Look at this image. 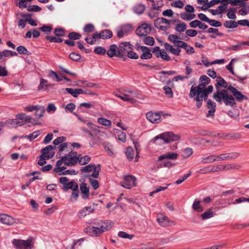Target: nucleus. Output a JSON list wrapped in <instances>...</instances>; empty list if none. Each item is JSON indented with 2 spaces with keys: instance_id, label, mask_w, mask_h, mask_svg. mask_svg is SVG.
I'll return each mask as SVG.
<instances>
[{
  "instance_id": "obj_40",
  "label": "nucleus",
  "mask_w": 249,
  "mask_h": 249,
  "mask_svg": "<svg viewBox=\"0 0 249 249\" xmlns=\"http://www.w3.org/2000/svg\"><path fill=\"white\" fill-rule=\"evenodd\" d=\"M41 133V130H37L31 133L29 135H26L24 136H22V137L24 138L29 139L30 141H32L34 140L35 138H37L39 135H40Z\"/></svg>"
},
{
  "instance_id": "obj_2",
  "label": "nucleus",
  "mask_w": 249,
  "mask_h": 249,
  "mask_svg": "<svg viewBox=\"0 0 249 249\" xmlns=\"http://www.w3.org/2000/svg\"><path fill=\"white\" fill-rule=\"evenodd\" d=\"M213 89L212 85L209 86L206 89L205 87H195L193 85L191 88L189 96L196 101V107L199 108L202 106L203 100L206 101L208 99L209 94L213 91Z\"/></svg>"
},
{
  "instance_id": "obj_44",
  "label": "nucleus",
  "mask_w": 249,
  "mask_h": 249,
  "mask_svg": "<svg viewBox=\"0 0 249 249\" xmlns=\"http://www.w3.org/2000/svg\"><path fill=\"white\" fill-rule=\"evenodd\" d=\"M17 118L21 121L31 122L32 118L30 116L26 115L25 114H19L16 115Z\"/></svg>"
},
{
  "instance_id": "obj_12",
  "label": "nucleus",
  "mask_w": 249,
  "mask_h": 249,
  "mask_svg": "<svg viewBox=\"0 0 249 249\" xmlns=\"http://www.w3.org/2000/svg\"><path fill=\"white\" fill-rule=\"evenodd\" d=\"M55 146H52V145H49L41 150V155L44 156L47 159H50L53 158L54 155V152H49L53 149L55 148Z\"/></svg>"
},
{
  "instance_id": "obj_31",
  "label": "nucleus",
  "mask_w": 249,
  "mask_h": 249,
  "mask_svg": "<svg viewBox=\"0 0 249 249\" xmlns=\"http://www.w3.org/2000/svg\"><path fill=\"white\" fill-rule=\"evenodd\" d=\"M223 1L227 2L228 4H231L233 6L244 7L245 5V2H243L242 0H223Z\"/></svg>"
},
{
  "instance_id": "obj_53",
  "label": "nucleus",
  "mask_w": 249,
  "mask_h": 249,
  "mask_svg": "<svg viewBox=\"0 0 249 249\" xmlns=\"http://www.w3.org/2000/svg\"><path fill=\"white\" fill-rule=\"evenodd\" d=\"M221 4L218 6L217 10L220 14H222L226 10L227 5H228L227 2H221Z\"/></svg>"
},
{
  "instance_id": "obj_9",
  "label": "nucleus",
  "mask_w": 249,
  "mask_h": 249,
  "mask_svg": "<svg viewBox=\"0 0 249 249\" xmlns=\"http://www.w3.org/2000/svg\"><path fill=\"white\" fill-rule=\"evenodd\" d=\"M135 181L136 178L135 177L131 175L126 176L124 178L121 186L124 188L130 189L135 186Z\"/></svg>"
},
{
  "instance_id": "obj_59",
  "label": "nucleus",
  "mask_w": 249,
  "mask_h": 249,
  "mask_svg": "<svg viewBox=\"0 0 249 249\" xmlns=\"http://www.w3.org/2000/svg\"><path fill=\"white\" fill-rule=\"evenodd\" d=\"M243 49V47L242 44V42L239 43L235 45L231 46L228 48V50L229 51H239L242 50Z\"/></svg>"
},
{
  "instance_id": "obj_23",
  "label": "nucleus",
  "mask_w": 249,
  "mask_h": 249,
  "mask_svg": "<svg viewBox=\"0 0 249 249\" xmlns=\"http://www.w3.org/2000/svg\"><path fill=\"white\" fill-rule=\"evenodd\" d=\"M117 50L118 47L116 44H111L109 46V48L107 52V55L109 57L113 56L117 57Z\"/></svg>"
},
{
  "instance_id": "obj_45",
  "label": "nucleus",
  "mask_w": 249,
  "mask_h": 249,
  "mask_svg": "<svg viewBox=\"0 0 249 249\" xmlns=\"http://www.w3.org/2000/svg\"><path fill=\"white\" fill-rule=\"evenodd\" d=\"M160 22L161 23H164V24H165V26H169V28H170V27H171L170 24L171 23V20H168L164 18H156V21L155 22L156 24H157V25L159 24V22L160 23Z\"/></svg>"
},
{
  "instance_id": "obj_55",
  "label": "nucleus",
  "mask_w": 249,
  "mask_h": 249,
  "mask_svg": "<svg viewBox=\"0 0 249 249\" xmlns=\"http://www.w3.org/2000/svg\"><path fill=\"white\" fill-rule=\"evenodd\" d=\"M118 235L119 237L123 238H128L129 239H132L134 236V234H128L125 232L121 231L118 232Z\"/></svg>"
},
{
  "instance_id": "obj_63",
  "label": "nucleus",
  "mask_w": 249,
  "mask_h": 249,
  "mask_svg": "<svg viewBox=\"0 0 249 249\" xmlns=\"http://www.w3.org/2000/svg\"><path fill=\"white\" fill-rule=\"evenodd\" d=\"M39 29L44 32L45 34H48L52 31L53 28L50 26L44 25L40 27Z\"/></svg>"
},
{
  "instance_id": "obj_14",
  "label": "nucleus",
  "mask_w": 249,
  "mask_h": 249,
  "mask_svg": "<svg viewBox=\"0 0 249 249\" xmlns=\"http://www.w3.org/2000/svg\"><path fill=\"white\" fill-rule=\"evenodd\" d=\"M207 107L209 109L208 113L207 114V117L214 116V113L215 111L216 104L209 99L207 101Z\"/></svg>"
},
{
  "instance_id": "obj_56",
  "label": "nucleus",
  "mask_w": 249,
  "mask_h": 249,
  "mask_svg": "<svg viewBox=\"0 0 249 249\" xmlns=\"http://www.w3.org/2000/svg\"><path fill=\"white\" fill-rule=\"evenodd\" d=\"M69 57L71 60L75 61H77L79 60L81 58V56L80 54L75 52L71 53L69 54Z\"/></svg>"
},
{
  "instance_id": "obj_35",
  "label": "nucleus",
  "mask_w": 249,
  "mask_h": 249,
  "mask_svg": "<svg viewBox=\"0 0 249 249\" xmlns=\"http://www.w3.org/2000/svg\"><path fill=\"white\" fill-rule=\"evenodd\" d=\"M125 155L128 160H131L133 159L134 152L132 147L128 146L126 148Z\"/></svg>"
},
{
  "instance_id": "obj_3",
  "label": "nucleus",
  "mask_w": 249,
  "mask_h": 249,
  "mask_svg": "<svg viewBox=\"0 0 249 249\" xmlns=\"http://www.w3.org/2000/svg\"><path fill=\"white\" fill-rule=\"evenodd\" d=\"M113 224V222L111 221H101L97 224V227L89 226L85 229L84 231L90 235L98 236L105 231L110 230Z\"/></svg>"
},
{
  "instance_id": "obj_34",
  "label": "nucleus",
  "mask_w": 249,
  "mask_h": 249,
  "mask_svg": "<svg viewBox=\"0 0 249 249\" xmlns=\"http://www.w3.org/2000/svg\"><path fill=\"white\" fill-rule=\"evenodd\" d=\"M7 122H8L14 127H17L24 124L22 121L16 119H10L7 121Z\"/></svg>"
},
{
  "instance_id": "obj_61",
  "label": "nucleus",
  "mask_w": 249,
  "mask_h": 249,
  "mask_svg": "<svg viewBox=\"0 0 249 249\" xmlns=\"http://www.w3.org/2000/svg\"><path fill=\"white\" fill-rule=\"evenodd\" d=\"M193 149L191 148L188 147L183 151V156L185 158L189 157L193 154Z\"/></svg>"
},
{
  "instance_id": "obj_36",
  "label": "nucleus",
  "mask_w": 249,
  "mask_h": 249,
  "mask_svg": "<svg viewBox=\"0 0 249 249\" xmlns=\"http://www.w3.org/2000/svg\"><path fill=\"white\" fill-rule=\"evenodd\" d=\"M224 26L228 29L235 28L238 26L237 22L234 20H227L224 23Z\"/></svg>"
},
{
  "instance_id": "obj_32",
  "label": "nucleus",
  "mask_w": 249,
  "mask_h": 249,
  "mask_svg": "<svg viewBox=\"0 0 249 249\" xmlns=\"http://www.w3.org/2000/svg\"><path fill=\"white\" fill-rule=\"evenodd\" d=\"M67 160L65 162V165L69 166L74 165L78 162V157L77 156H73L70 158L67 157Z\"/></svg>"
},
{
  "instance_id": "obj_5",
  "label": "nucleus",
  "mask_w": 249,
  "mask_h": 249,
  "mask_svg": "<svg viewBox=\"0 0 249 249\" xmlns=\"http://www.w3.org/2000/svg\"><path fill=\"white\" fill-rule=\"evenodd\" d=\"M16 249H32L34 244L32 238H28L26 240L14 239L12 242Z\"/></svg>"
},
{
  "instance_id": "obj_10",
  "label": "nucleus",
  "mask_w": 249,
  "mask_h": 249,
  "mask_svg": "<svg viewBox=\"0 0 249 249\" xmlns=\"http://www.w3.org/2000/svg\"><path fill=\"white\" fill-rule=\"evenodd\" d=\"M133 28V25L130 23H126L122 25L120 30L117 32V36L119 38H122L124 35L132 31Z\"/></svg>"
},
{
  "instance_id": "obj_51",
  "label": "nucleus",
  "mask_w": 249,
  "mask_h": 249,
  "mask_svg": "<svg viewBox=\"0 0 249 249\" xmlns=\"http://www.w3.org/2000/svg\"><path fill=\"white\" fill-rule=\"evenodd\" d=\"M68 37L71 40H78L81 37V35L76 32H71L69 34Z\"/></svg>"
},
{
  "instance_id": "obj_11",
  "label": "nucleus",
  "mask_w": 249,
  "mask_h": 249,
  "mask_svg": "<svg viewBox=\"0 0 249 249\" xmlns=\"http://www.w3.org/2000/svg\"><path fill=\"white\" fill-rule=\"evenodd\" d=\"M147 119L153 124H158L161 122V117L159 112L149 111L146 114Z\"/></svg>"
},
{
  "instance_id": "obj_41",
  "label": "nucleus",
  "mask_w": 249,
  "mask_h": 249,
  "mask_svg": "<svg viewBox=\"0 0 249 249\" xmlns=\"http://www.w3.org/2000/svg\"><path fill=\"white\" fill-rule=\"evenodd\" d=\"M186 28V24L183 22L177 24L175 26L176 31L180 33L185 31Z\"/></svg>"
},
{
  "instance_id": "obj_25",
  "label": "nucleus",
  "mask_w": 249,
  "mask_h": 249,
  "mask_svg": "<svg viewBox=\"0 0 249 249\" xmlns=\"http://www.w3.org/2000/svg\"><path fill=\"white\" fill-rule=\"evenodd\" d=\"M164 48L167 51H169L170 52L176 55H179V53L181 50L179 48H174L172 45L168 43L164 44Z\"/></svg>"
},
{
  "instance_id": "obj_49",
  "label": "nucleus",
  "mask_w": 249,
  "mask_h": 249,
  "mask_svg": "<svg viewBox=\"0 0 249 249\" xmlns=\"http://www.w3.org/2000/svg\"><path fill=\"white\" fill-rule=\"evenodd\" d=\"M90 159L91 158L89 156H85L80 159L78 158V163L82 165H85L90 160Z\"/></svg>"
},
{
  "instance_id": "obj_42",
  "label": "nucleus",
  "mask_w": 249,
  "mask_h": 249,
  "mask_svg": "<svg viewBox=\"0 0 249 249\" xmlns=\"http://www.w3.org/2000/svg\"><path fill=\"white\" fill-rule=\"evenodd\" d=\"M228 13L227 14V17L231 19H235L236 18L235 12L236 9L235 8H230L227 10Z\"/></svg>"
},
{
  "instance_id": "obj_22",
  "label": "nucleus",
  "mask_w": 249,
  "mask_h": 249,
  "mask_svg": "<svg viewBox=\"0 0 249 249\" xmlns=\"http://www.w3.org/2000/svg\"><path fill=\"white\" fill-rule=\"evenodd\" d=\"M65 90L68 93L71 94L74 97H77L78 95L84 93V91L81 89H73L67 88L65 89Z\"/></svg>"
},
{
  "instance_id": "obj_13",
  "label": "nucleus",
  "mask_w": 249,
  "mask_h": 249,
  "mask_svg": "<svg viewBox=\"0 0 249 249\" xmlns=\"http://www.w3.org/2000/svg\"><path fill=\"white\" fill-rule=\"evenodd\" d=\"M0 222L7 225H12L15 223L12 217L6 214H0Z\"/></svg>"
},
{
  "instance_id": "obj_57",
  "label": "nucleus",
  "mask_w": 249,
  "mask_h": 249,
  "mask_svg": "<svg viewBox=\"0 0 249 249\" xmlns=\"http://www.w3.org/2000/svg\"><path fill=\"white\" fill-rule=\"evenodd\" d=\"M53 33L58 37H63L65 36V31L61 28H55L54 30Z\"/></svg>"
},
{
  "instance_id": "obj_27",
  "label": "nucleus",
  "mask_w": 249,
  "mask_h": 249,
  "mask_svg": "<svg viewBox=\"0 0 249 249\" xmlns=\"http://www.w3.org/2000/svg\"><path fill=\"white\" fill-rule=\"evenodd\" d=\"M199 80L200 84L197 86H200L201 88L205 87V86L208 85L211 81V79L208 76L205 75L201 76Z\"/></svg>"
},
{
  "instance_id": "obj_54",
  "label": "nucleus",
  "mask_w": 249,
  "mask_h": 249,
  "mask_svg": "<svg viewBox=\"0 0 249 249\" xmlns=\"http://www.w3.org/2000/svg\"><path fill=\"white\" fill-rule=\"evenodd\" d=\"M95 27L91 23H89L85 25L84 27L83 31L85 33H89L94 31Z\"/></svg>"
},
{
  "instance_id": "obj_58",
  "label": "nucleus",
  "mask_w": 249,
  "mask_h": 249,
  "mask_svg": "<svg viewBox=\"0 0 249 249\" xmlns=\"http://www.w3.org/2000/svg\"><path fill=\"white\" fill-rule=\"evenodd\" d=\"M143 40L144 44L147 45L153 46L155 43V40L153 37L147 36Z\"/></svg>"
},
{
  "instance_id": "obj_52",
  "label": "nucleus",
  "mask_w": 249,
  "mask_h": 249,
  "mask_svg": "<svg viewBox=\"0 0 249 249\" xmlns=\"http://www.w3.org/2000/svg\"><path fill=\"white\" fill-rule=\"evenodd\" d=\"M94 52L97 54L105 55L107 53V51L104 47L98 46L95 48Z\"/></svg>"
},
{
  "instance_id": "obj_62",
  "label": "nucleus",
  "mask_w": 249,
  "mask_h": 249,
  "mask_svg": "<svg viewBox=\"0 0 249 249\" xmlns=\"http://www.w3.org/2000/svg\"><path fill=\"white\" fill-rule=\"evenodd\" d=\"M127 56L128 58L133 59H137L139 56L137 53L132 51V50H129L127 53Z\"/></svg>"
},
{
  "instance_id": "obj_29",
  "label": "nucleus",
  "mask_w": 249,
  "mask_h": 249,
  "mask_svg": "<svg viewBox=\"0 0 249 249\" xmlns=\"http://www.w3.org/2000/svg\"><path fill=\"white\" fill-rule=\"evenodd\" d=\"M192 209L196 212H202L203 208L200 205V201L196 199L193 203Z\"/></svg>"
},
{
  "instance_id": "obj_28",
  "label": "nucleus",
  "mask_w": 249,
  "mask_h": 249,
  "mask_svg": "<svg viewBox=\"0 0 249 249\" xmlns=\"http://www.w3.org/2000/svg\"><path fill=\"white\" fill-rule=\"evenodd\" d=\"M214 215V213L212 211V209H209L206 211L204 213L200 215L202 220H206L213 217Z\"/></svg>"
},
{
  "instance_id": "obj_7",
  "label": "nucleus",
  "mask_w": 249,
  "mask_h": 249,
  "mask_svg": "<svg viewBox=\"0 0 249 249\" xmlns=\"http://www.w3.org/2000/svg\"><path fill=\"white\" fill-rule=\"evenodd\" d=\"M68 180L69 179L65 177L59 178V182L63 186V191L66 192L68 190L76 191L79 188L78 184L73 180L70 182H68Z\"/></svg>"
},
{
  "instance_id": "obj_15",
  "label": "nucleus",
  "mask_w": 249,
  "mask_h": 249,
  "mask_svg": "<svg viewBox=\"0 0 249 249\" xmlns=\"http://www.w3.org/2000/svg\"><path fill=\"white\" fill-rule=\"evenodd\" d=\"M167 86H164L163 89L165 95L169 98H172L173 96V92L172 89L174 87V85L170 80L167 81Z\"/></svg>"
},
{
  "instance_id": "obj_50",
  "label": "nucleus",
  "mask_w": 249,
  "mask_h": 249,
  "mask_svg": "<svg viewBox=\"0 0 249 249\" xmlns=\"http://www.w3.org/2000/svg\"><path fill=\"white\" fill-rule=\"evenodd\" d=\"M46 39L50 41L51 43H60L63 41V39L60 37H56L53 36H47Z\"/></svg>"
},
{
  "instance_id": "obj_21",
  "label": "nucleus",
  "mask_w": 249,
  "mask_h": 249,
  "mask_svg": "<svg viewBox=\"0 0 249 249\" xmlns=\"http://www.w3.org/2000/svg\"><path fill=\"white\" fill-rule=\"evenodd\" d=\"M80 191L82 193V196L83 199H87L89 196V188L87 187V184L82 183L80 186Z\"/></svg>"
},
{
  "instance_id": "obj_26",
  "label": "nucleus",
  "mask_w": 249,
  "mask_h": 249,
  "mask_svg": "<svg viewBox=\"0 0 249 249\" xmlns=\"http://www.w3.org/2000/svg\"><path fill=\"white\" fill-rule=\"evenodd\" d=\"M217 161L216 157L214 155H211L206 157H202L201 162L203 164H208L213 163Z\"/></svg>"
},
{
  "instance_id": "obj_24",
  "label": "nucleus",
  "mask_w": 249,
  "mask_h": 249,
  "mask_svg": "<svg viewBox=\"0 0 249 249\" xmlns=\"http://www.w3.org/2000/svg\"><path fill=\"white\" fill-rule=\"evenodd\" d=\"M158 221L159 224L163 227H167L172 224L175 225L176 224L173 221L168 220L167 217L165 216L158 218Z\"/></svg>"
},
{
  "instance_id": "obj_43",
  "label": "nucleus",
  "mask_w": 249,
  "mask_h": 249,
  "mask_svg": "<svg viewBox=\"0 0 249 249\" xmlns=\"http://www.w3.org/2000/svg\"><path fill=\"white\" fill-rule=\"evenodd\" d=\"M97 121L98 123L103 125L108 126V127H111V122L109 120L104 118L100 117L98 119Z\"/></svg>"
},
{
  "instance_id": "obj_60",
  "label": "nucleus",
  "mask_w": 249,
  "mask_h": 249,
  "mask_svg": "<svg viewBox=\"0 0 249 249\" xmlns=\"http://www.w3.org/2000/svg\"><path fill=\"white\" fill-rule=\"evenodd\" d=\"M17 50L19 54H29V51L27 50V49L23 46H19L17 48Z\"/></svg>"
},
{
  "instance_id": "obj_18",
  "label": "nucleus",
  "mask_w": 249,
  "mask_h": 249,
  "mask_svg": "<svg viewBox=\"0 0 249 249\" xmlns=\"http://www.w3.org/2000/svg\"><path fill=\"white\" fill-rule=\"evenodd\" d=\"M17 54L16 52L10 50H4L0 52V61L3 62L5 61L6 57L16 56Z\"/></svg>"
},
{
  "instance_id": "obj_64",
  "label": "nucleus",
  "mask_w": 249,
  "mask_h": 249,
  "mask_svg": "<svg viewBox=\"0 0 249 249\" xmlns=\"http://www.w3.org/2000/svg\"><path fill=\"white\" fill-rule=\"evenodd\" d=\"M41 10V7L36 5L29 6L27 7V11L29 12H39Z\"/></svg>"
},
{
  "instance_id": "obj_47",
  "label": "nucleus",
  "mask_w": 249,
  "mask_h": 249,
  "mask_svg": "<svg viewBox=\"0 0 249 249\" xmlns=\"http://www.w3.org/2000/svg\"><path fill=\"white\" fill-rule=\"evenodd\" d=\"M35 116L37 118H39L43 116V113L44 112V109L43 107L38 106L36 107V109L35 110Z\"/></svg>"
},
{
  "instance_id": "obj_37",
  "label": "nucleus",
  "mask_w": 249,
  "mask_h": 249,
  "mask_svg": "<svg viewBox=\"0 0 249 249\" xmlns=\"http://www.w3.org/2000/svg\"><path fill=\"white\" fill-rule=\"evenodd\" d=\"M241 166L239 165H235L232 164H229L228 165H222V170L226 171L228 170L239 169Z\"/></svg>"
},
{
  "instance_id": "obj_6",
  "label": "nucleus",
  "mask_w": 249,
  "mask_h": 249,
  "mask_svg": "<svg viewBox=\"0 0 249 249\" xmlns=\"http://www.w3.org/2000/svg\"><path fill=\"white\" fill-rule=\"evenodd\" d=\"M133 46L128 42L121 43L118 47L117 57L126 60V54L129 50H133Z\"/></svg>"
},
{
  "instance_id": "obj_1",
  "label": "nucleus",
  "mask_w": 249,
  "mask_h": 249,
  "mask_svg": "<svg viewBox=\"0 0 249 249\" xmlns=\"http://www.w3.org/2000/svg\"><path fill=\"white\" fill-rule=\"evenodd\" d=\"M216 81V83L215 87L217 90L213 93V98L219 104H221L223 102L226 106L235 108L237 107V105L235 102V99H234L232 95H229L227 90L226 89H223L221 90L219 89V87L227 89L228 87V83L224 78L219 76L217 77Z\"/></svg>"
},
{
  "instance_id": "obj_4",
  "label": "nucleus",
  "mask_w": 249,
  "mask_h": 249,
  "mask_svg": "<svg viewBox=\"0 0 249 249\" xmlns=\"http://www.w3.org/2000/svg\"><path fill=\"white\" fill-rule=\"evenodd\" d=\"M180 139V137L172 132H167L159 135L153 139V142L156 145H162L168 143L172 141H176Z\"/></svg>"
},
{
  "instance_id": "obj_19",
  "label": "nucleus",
  "mask_w": 249,
  "mask_h": 249,
  "mask_svg": "<svg viewBox=\"0 0 249 249\" xmlns=\"http://www.w3.org/2000/svg\"><path fill=\"white\" fill-rule=\"evenodd\" d=\"M178 157V154L175 152H167L164 154L160 155L158 161H161L164 159L176 160Z\"/></svg>"
},
{
  "instance_id": "obj_33",
  "label": "nucleus",
  "mask_w": 249,
  "mask_h": 249,
  "mask_svg": "<svg viewBox=\"0 0 249 249\" xmlns=\"http://www.w3.org/2000/svg\"><path fill=\"white\" fill-rule=\"evenodd\" d=\"M221 2H224L223 0H211L210 1H208V6L204 7L202 6L200 7L201 9L203 11L207 10L208 8L213 6L215 5H216L218 3H220Z\"/></svg>"
},
{
  "instance_id": "obj_39",
  "label": "nucleus",
  "mask_w": 249,
  "mask_h": 249,
  "mask_svg": "<svg viewBox=\"0 0 249 249\" xmlns=\"http://www.w3.org/2000/svg\"><path fill=\"white\" fill-rule=\"evenodd\" d=\"M233 97L236 99L238 102H242L244 100H247L248 98L244 95H243L240 91H237L232 96Z\"/></svg>"
},
{
  "instance_id": "obj_17",
  "label": "nucleus",
  "mask_w": 249,
  "mask_h": 249,
  "mask_svg": "<svg viewBox=\"0 0 249 249\" xmlns=\"http://www.w3.org/2000/svg\"><path fill=\"white\" fill-rule=\"evenodd\" d=\"M234 60V59H232L230 63L226 66V69L229 70L232 74L234 75L238 79V81L240 83H243V81L247 78V76L245 75L243 77H241L239 75L235 74L233 71L232 62Z\"/></svg>"
},
{
  "instance_id": "obj_46",
  "label": "nucleus",
  "mask_w": 249,
  "mask_h": 249,
  "mask_svg": "<svg viewBox=\"0 0 249 249\" xmlns=\"http://www.w3.org/2000/svg\"><path fill=\"white\" fill-rule=\"evenodd\" d=\"M145 9V6L144 5L140 4L134 8V12L137 14L141 15L143 13Z\"/></svg>"
},
{
  "instance_id": "obj_30",
  "label": "nucleus",
  "mask_w": 249,
  "mask_h": 249,
  "mask_svg": "<svg viewBox=\"0 0 249 249\" xmlns=\"http://www.w3.org/2000/svg\"><path fill=\"white\" fill-rule=\"evenodd\" d=\"M101 39H107L112 36V32L111 30L105 29L100 32Z\"/></svg>"
},
{
  "instance_id": "obj_48",
  "label": "nucleus",
  "mask_w": 249,
  "mask_h": 249,
  "mask_svg": "<svg viewBox=\"0 0 249 249\" xmlns=\"http://www.w3.org/2000/svg\"><path fill=\"white\" fill-rule=\"evenodd\" d=\"M48 76L52 78L53 80L55 79L57 82H60L62 80V78H60L57 74L52 70L49 71Z\"/></svg>"
},
{
  "instance_id": "obj_38",
  "label": "nucleus",
  "mask_w": 249,
  "mask_h": 249,
  "mask_svg": "<svg viewBox=\"0 0 249 249\" xmlns=\"http://www.w3.org/2000/svg\"><path fill=\"white\" fill-rule=\"evenodd\" d=\"M116 96L119 97L124 101L129 102L132 103H135L136 101V99L132 98H129V95L127 93H124L123 95H121L117 94H116Z\"/></svg>"
},
{
  "instance_id": "obj_8",
  "label": "nucleus",
  "mask_w": 249,
  "mask_h": 249,
  "mask_svg": "<svg viewBox=\"0 0 249 249\" xmlns=\"http://www.w3.org/2000/svg\"><path fill=\"white\" fill-rule=\"evenodd\" d=\"M101 165L100 164H98L96 166L94 164L91 163L82 167L81 171L85 173H89L93 171L90 176L93 178H97L99 177V172L101 171Z\"/></svg>"
},
{
  "instance_id": "obj_16",
  "label": "nucleus",
  "mask_w": 249,
  "mask_h": 249,
  "mask_svg": "<svg viewBox=\"0 0 249 249\" xmlns=\"http://www.w3.org/2000/svg\"><path fill=\"white\" fill-rule=\"evenodd\" d=\"M93 211L94 208L91 206L85 207L82 210L79 211L77 216L78 218H82L92 213Z\"/></svg>"
},
{
  "instance_id": "obj_20",
  "label": "nucleus",
  "mask_w": 249,
  "mask_h": 249,
  "mask_svg": "<svg viewBox=\"0 0 249 249\" xmlns=\"http://www.w3.org/2000/svg\"><path fill=\"white\" fill-rule=\"evenodd\" d=\"M142 53L140 56V58L142 59H149L152 57V54L151 53V50L147 47L142 48Z\"/></svg>"
}]
</instances>
